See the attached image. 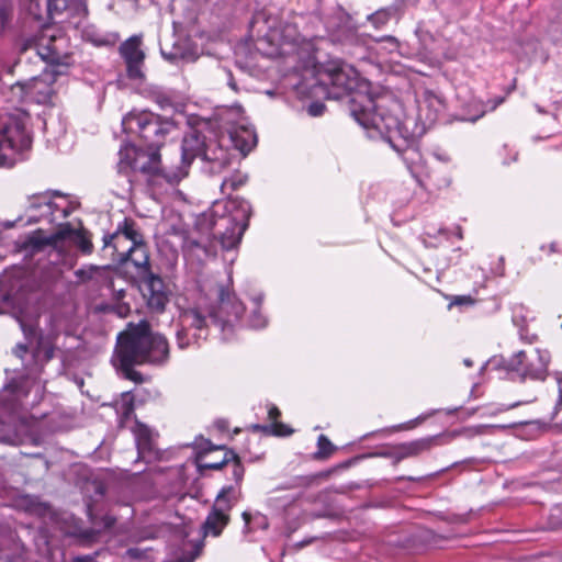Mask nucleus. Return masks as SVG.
I'll list each match as a JSON object with an SVG mask.
<instances>
[{
  "instance_id": "obj_48",
  "label": "nucleus",
  "mask_w": 562,
  "mask_h": 562,
  "mask_svg": "<svg viewBox=\"0 0 562 562\" xmlns=\"http://www.w3.org/2000/svg\"><path fill=\"white\" fill-rule=\"evenodd\" d=\"M134 220L130 218V217H125L123 220V222L119 223L117 226H116V229L114 233L112 234H106L110 238H112L113 240H116L117 243L121 244V240H122V236L123 234H125V232L128 229V227L134 224Z\"/></svg>"
},
{
  "instance_id": "obj_40",
  "label": "nucleus",
  "mask_w": 562,
  "mask_h": 562,
  "mask_svg": "<svg viewBox=\"0 0 562 562\" xmlns=\"http://www.w3.org/2000/svg\"><path fill=\"white\" fill-rule=\"evenodd\" d=\"M78 231L79 229L74 228L71 224L68 222L60 224L59 228L55 233L50 234V236L53 237L54 247H56L59 241L66 239L74 240Z\"/></svg>"
},
{
  "instance_id": "obj_21",
  "label": "nucleus",
  "mask_w": 562,
  "mask_h": 562,
  "mask_svg": "<svg viewBox=\"0 0 562 562\" xmlns=\"http://www.w3.org/2000/svg\"><path fill=\"white\" fill-rule=\"evenodd\" d=\"M135 440L138 452V459L146 462L157 460L159 451L155 445V438L151 429L146 425L138 424L135 430Z\"/></svg>"
},
{
  "instance_id": "obj_1",
  "label": "nucleus",
  "mask_w": 562,
  "mask_h": 562,
  "mask_svg": "<svg viewBox=\"0 0 562 562\" xmlns=\"http://www.w3.org/2000/svg\"><path fill=\"white\" fill-rule=\"evenodd\" d=\"M169 359L167 338L150 329L147 321L128 324L127 329L119 334L112 358L113 366L123 378L143 383V374L134 370L135 366H162Z\"/></svg>"
},
{
  "instance_id": "obj_6",
  "label": "nucleus",
  "mask_w": 562,
  "mask_h": 562,
  "mask_svg": "<svg viewBox=\"0 0 562 562\" xmlns=\"http://www.w3.org/2000/svg\"><path fill=\"white\" fill-rule=\"evenodd\" d=\"M199 291L214 301L209 317L223 331L232 329L233 322L239 321L246 311L243 301L237 296L233 283H200Z\"/></svg>"
},
{
  "instance_id": "obj_55",
  "label": "nucleus",
  "mask_w": 562,
  "mask_h": 562,
  "mask_svg": "<svg viewBox=\"0 0 562 562\" xmlns=\"http://www.w3.org/2000/svg\"><path fill=\"white\" fill-rule=\"evenodd\" d=\"M19 323H20V326H21V329L22 331L24 333L25 337L26 338H30L32 336H36L37 334V327L36 325L32 324V323H25L23 319L21 318H18Z\"/></svg>"
},
{
  "instance_id": "obj_34",
  "label": "nucleus",
  "mask_w": 562,
  "mask_h": 562,
  "mask_svg": "<svg viewBox=\"0 0 562 562\" xmlns=\"http://www.w3.org/2000/svg\"><path fill=\"white\" fill-rule=\"evenodd\" d=\"M14 4L12 0H0V32L3 34L12 30Z\"/></svg>"
},
{
  "instance_id": "obj_29",
  "label": "nucleus",
  "mask_w": 562,
  "mask_h": 562,
  "mask_svg": "<svg viewBox=\"0 0 562 562\" xmlns=\"http://www.w3.org/2000/svg\"><path fill=\"white\" fill-rule=\"evenodd\" d=\"M160 53L167 61L177 66L180 63H192L198 59L194 50L180 45H173L169 50L161 47Z\"/></svg>"
},
{
  "instance_id": "obj_63",
  "label": "nucleus",
  "mask_w": 562,
  "mask_h": 562,
  "mask_svg": "<svg viewBox=\"0 0 562 562\" xmlns=\"http://www.w3.org/2000/svg\"><path fill=\"white\" fill-rule=\"evenodd\" d=\"M281 415V412L279 411V408L277 406H271L269 412H268V416L270 419L272 420H277Z\"/></svg>"
},
{
  "instance_id": "obj_14",
  "label": "nucleus",
  "mask_w": 562,
  "mask_h": 562,
  "mask_svg": "<svg viewBox=\"0 0 562 562\" xmlns=\"http://www.w3.org/2000/svg\"><path fill=\"white\" fill-rule=\"evenodd\" d=\"M206 144L202 159L210 164V170L213 173L222 172L238 158L235 149H232L228 145H224L223 140L215 136L210 137Z\"/></svg>"
},
{
  "instance_id": "obj_31",
  "label": "nucleus",
  "mask_w": 562,
  "mask_h": 562,
  "mask_svg": "<svg viewBox=\"0 0 562 562\" xmlns=\"http://www.w3.org/2000/svg\"><path fill=\"white\" fill-rule=\"evenodd\" d=\"M11 284L0 283V313H3L7 308H23L24 303L21 299V292L24 289L22 286L19 292L13 293Z\"/></svg>"
},
{
  "instance_id": "obj_27",
  "label": "nucleus",
  "mask_w": 562,
  "mask_h": 562,
  "mask_svg": "<svg viewBox=\"0 0 562 562\" xmlns=\"http://www.w3.org/2000/svg\"><path fill=\"white\" fill-rule=\"evenodd\" d=\"M101 257L109 262L101 266L104 270H116L119 272V257H122L121 244L113 240L108 235L103 236V247L101 249Z\"/></svg>"
},
{
  "instance_id": "obj_64",
  "label": "nucleus",
  "mask_w": 562,
  "mask_h": 562,
  "mask_svg": "<svg viewBox=\"0 0 562 562\" xmlns=\"http://www.w3.org/2000/svg\"><path fill=\"white\" fill-rule=\"evenodd\" d=\"M72 561L74 562H92L93 561V557L90 555V554L76 555L72 559Z\"/></svg>"
},
{
  "instance_id": "obj_43",
  "label": "nucleus",
  "mask_w": 562,
  "mask_h": 562,
  "mask_svg": "<svg viewBox=\"0 0 562 562\" xmlns=\"http://www.w3.org/2000/svg\"><path fill=\"white\" fill-rule=\"evenodd\" d=\"M116 405V412L121 414L122 418L127 419L134 412L133 396L130 392L122 393V402Z\"/></svg>"
},
{
  "instance_id": "obj_13",
  "label": "nucleus",
  "mask_w": 562,
  "mask_h": 562,
  "mask_svg": "<svg viewBox=\"0 0 562 562\" xmlns=\"http://www.w3.org/2000/svg\"><path fill=\"white\" fill-rule=\"evenodd\" d=\"M235 458L233 449L224 446H214L210 440H204L201 451L196 456L198 471L203 474L204 470H221Z\"/></svg>"
},
{
  "instance_id": "obj_57",
  "label": "nucleus",
  "mask_w": 562,
  "mask_h": 562,
  "mask_svg": "<svg viewBox=\"0 0 562 562\" xmlns=\"http://www.w3.org/2000/svg\"><path fill=\"white\" fill-rule=\"evenodd\" d=\"M557 381H558L559 396H558V401H557V404H555V407H554V414H557L558 411L560 409V407L562 406V376L558 375L557 376Z\"/></svg>"
},
{
  "instance_id": "obj_52",
  "label": "nucleus",
  "mask_w": 562,
  "mask_h": 562,
  "mask_svg": "<svg viewBox=\"0 0 562 562\" xmlns=\"http://www.w3.org/2000/svg\"><path fill=\"white\" fill-rule=\"evenodd\" d=\"M272 429H271V435L273 436H281V437H284V436H290L293 434V429L283 424V423H273L272 424Z\"/></svg>"
},
{
  "instance_id": "obj_60",
  "label": "nucleus",
  "mask_w": 562,
  "mask_h": 562,
  "mask_svg": "<svg viewBox=\"0 0 562 562\" xmlns=\"http://www.w3.org/2000/svg\"><path fill=\"white\" fill-rule=\"evenodd\" d=\"M126 553L130 558L135 560L142 559L144 554L143 551L138 548H130Z\"/></svg>"
},
{
  "instance_id": "obj_11",
  "label": "nucleus",
  "mask_w": 562,
  "mask_h": 562,
  "mask_svg": "<svg viewBox=\"0 0 562 562\" xmlns=\"http://www.w3.org/2000/svg\"><path fill=\"white\" fill-rule=\"evenodd\" d=\"M32 138L25 123L18 116H10L0 127V150H24L31 147Z\"/></svg>"
},
{
  "instance_id": "obj_22",
  "label": "nucleus",
  "mask_w": 562,
  "mask_h": 562,
  "mask_svg": "<svg viewBox=\"0 0 562 562\" xmlns=\"http://www.w3.org/2000/svg\"><path fill=\"white\" fill-rule=\"evenodd\" d=\"M443 435H436L426 438H420L411 442H404L395 448V459L397 461L417 457L425 451H429L432 447L440 445V439Z\"/></svg>"
},
{
  "instance_id": "obj_15",
  "label": "nucleus",
  "mask_w": 562,
  "mask_h": 562,
  "mask_svg": "<svg viewBox=\"0 0 562 562\" xmlns=\"http://www.w3.org/2000/svg\"><path fill=\"white\" fill-rule=\"evenodd\" d=\"M20 90L22 100H30L37 104H47L53 97V88L47 85L41 76H33L27 80H19L12 85L11 89Z\"/></svg>"
},
{
  "instance_id": "obj_39",
  "label": "nucleus",
  "mask_w": 562,
  "mask_h": 562,
  "mask_svg": "<svg viewBox=\"0 0 562 562\" xmlns=\"http://www.w3.org/2000/svg\"><path fill=\"white\" fill-rule=\"evenodd\" d=\"M335 450L336 447L331 441L325 435H321L317 439V451L314 453V459L325 460L330 457Z\"/></svg>"
},
{
  "instance_id": "obj_58",
  "label": "nucleus",
  "mask_w": 562,
  "mask_h": 562,
  "mask_svg": "<svg viewBox=\"0 0 562 562\" xmlns=\"http://www.w3.org/2000/svg\"><path fill=\"white\" fill-rule=\"evenodd\" d=\"M451 303L454 305L472 304L473 300L469 295H457Z\"/></svg>"
},
{
  "instance_id": "obj_37",
  "label": "nucleus",
  "mask_w": 562,
  "mask_h": 562,
  "mask_svg": "<svg viewBox=\"0 0 562 562\" xmlns=\"http://www.w3.org/2000/svg\"><path fill=\"white\" fill-rule=\"evenodd\" d=\"M72 241L77 245L79 250L85 255H89L93 250V245L91 241V234L86 228L79 229Z\"/></svg>"
},
{
  "instance_id": "obj_38",
  "label": "nucleus",
  "mask_w": 562,
  "mask_h": 562,
  "mask_svg": "<svg viewBox=\"0 0 562 562\" xmlns=\"http://www.w3.org/2000/svg\"><path fill=\"white\" fill-rule=\"evenodd\" d=\"M248 180V176L246 173H241L239 171H235L231 177L225 178L221 184V190L223 193L227 189L231 191H235L243 187Z\"/></svg>"
},
{
  "instance_id": "obj_54",
  "label": "nucleus",
  "mask_w": 562,
  "mask_h": 562,
  "mask_svg": "<svg viewBox=\"0 0 562 562\" xmlns=\"http://www.w3.org/2000/svg\"><path fill=\"white\" fill-rule=\"evenodd\" d=\"M346 44L362 47L364 46V40L357 32L349 31L346 35Z\"/></svg>"
},
{
  "instance_id": "obj_8",
  "label": "nucleus",
  "mask_w": 562,
  "mask_h": 562,
  "mask_svg": "<svg viewBox=\"0 0 562 562\" xmlns=\"http://www.w3.org/2000/svg\"><path fill=\"white\" fill-rule=\"evenodd\" d=\"M550 355L547 350L533 349L530 352L520 350L510 359L503 361V367L508 371L519 373L522 379L543 381L548 374Z\"/></svg>"
},
{
  "instance_id": "obj_36",
  "label": "nucleus",
  "mask_w": 562,
  "mask_h": 562,
  "mask_svg": "<svg viewBox=\"0 0 562 562\" xmlns=\"http://www.w3.org/2000/svg\"><path fill=\"white\" fill-rule=\"evenodd\" d=\"M329 475V472H318L315 474L310 475H301L294 477L292 483L286 486L285 488H294V487H310L314 484H316L322 479H327Z\"/></svg>"
},
{
  "instance_id": "obj_12",
  "label": "nucleus",
  "mask_w": 562,
  "mask_h": 562,
  "mask_svg": "<svg viewBox=\"0 0 562 562\" xmlns=\"http://www.w3.org/2000/svg\"><path fill=\"white\" fill-rule=\"evenodd\" d=\"M140 45L142 35H133L119 47L120 55L126 64V76L131 80H143L145 78L142 70L145 53L140 49Z\"/></svg>"
},
{
  "instance_id": "obj_17",
  "label": "nucleus",
  "mask_w": 562,
  "mask_h": 562,
  "mask_svg": "<svg viewBox=\"0 0 562 562\" xmlns=\"http://www.w3.org/2000/svg\"><path fill=\"white\" fill-rule=\"evenodd\" d=\"M137 285L151 312L162 313L170 301L169 283H132Z\"/></svg>"
},
{
  "instance_id": "obj_62",
  "label": "nucleus",
  "mask_w": 562,
  "mask_h": 562,
  "mask_svg": "<svg viewBox=\"0 0 562 562\" xmlns=\"http://www.w3.org/2000/svg\"><path fill=\"white\" fill-rule=\"evenodd\" d=\"M227 85L228 87L234 90V91H238V87H237V83L234 79V76H233V72L231 70H227Z\"/></svg>"
},
{
  "instance_id": "obj_10",
  "label": "nucleus",
  "mask_w": 562,
  "mask_h": 562,
  "mask_svg": "<svg viewBox=\"0 0 562 562\" xmlns=\"http://www.w3.org/2000/svg\"><path fill=\"white\" fill-rule=\"evenodd\" d=\"M59 40L63 38H57L56 35H44L37 45V55L47 66L52 67L53 77L50 83L55 82L56 76L65 74L70 65L69 54L61 52L57 45Z\"/></svg>"
},
{
  "instance_id": "obj_46",
  "label": "nucleus",
  "mask_w": 562,
  "mask_h": 562,
  "mask_svg": "<svg viewBox=\"0 0 562 562\" xmlns=\"http://www.w3.org/2000/svg\"><path fill=\"white\" fill-rule=\"evenodd\" d=\"M122 239L130 240L132 243L131 246H137L142 243H145L143 234L137 228L136 222H134V224L128 227L125 234H123Z\"/></svg>"
},
{
  "instance_id": "obj_41",
  "label": "nucleus",
  "mask_w": 562,
  "mask_h": 562,
  "mask_svg": "<svg viewBox=\"0 0 562 562\" xmlns=\"http://www.w3.org/2000/svg\"><path fill=\"white\" fill-rule=\"evenodd\" d=\"M29 205L27 211H46V205L49 203V196L47 193L38 192L27 196Z\"/></svg>"
},
{
  "instance_id": "obj_23",
  "label": "nucleus",
  "mask_w": 562,
  "mask_h": 562,
  "mask_svg": "<svg viewBox=\"0 0 562 562\" xmlns=\"http://www.w3.org/2000/svg\"><path fill=\"white\" fill-rule=\"evenodd\" d=\"M458 100L460 102V113L453 115V120L456 121L474 123L487 111V104L475 97L469 95L461 98L458 95Z\"/></svg>"
},
{
  "instance_id": "obj_3",
  "label": "nucleus",
  "mask_w": 562,
  "mask_h": 562,
  "mask_svg": "<svg viewBox=\"0 0 562 562\" xmlns=\"http://www.w3.org/2000/svg\"><path fill=\"white\" fill-rule=\"evenodd\" d=\"M384 98L372 93V105L363 110L359 115H351L355 121L368 130L369 137H380L397 153H404L414 139L406 122L403 121V111L400 103L393 102L385 106Z\"/></svg>"
},
{
  "instance_id": "obj_7",
  "label": "nucleus",
  "mask_w": 562,
  "mask_h": 562,
  "mask_svg": "<svg viewBox=\"0 0 562 562\" xmlns=\"http://www.w3.org/2000/svg\"><path fill=\"white\" fill-rule=\"evenodd\" d=\"M225 209L229 215L220 216V227L213 233V238L218 239L224 250L237 247L245 231L248 228L251 216V205L243 198L231 199Z\"/></svg>"
},
{
  "instance_id": "obj_28",
  "label": "nucleus",
  "mask_w": 562,
  "mask_h": 562,
  "mask_svg": "<svg viewBox=\"0 0 562 562\" xmlns=\"http://www.w3.org/2000/svg\"><path fill=\"white\" fill-rule=\"evenodd\" d=\"M229 515L217 513L216 510H210L203 525L202 532L206 537L209 535L218 537L224 528L229 524Z\"/></svg>"
},
{
  "instance_id": "obj_5",
  "label": "nucleus",
  "mask_w": 562,
  "mask_h": 562,
  "mask_svg": "<svg viewBox=\"0 0 562 562\" xmlns=\"http://www.w3.org/2000/svg\"><path fill=\"white\" fill-rule=\"evenodd\" d=\"M124 132H136L140 144L153 148L161 149L167 136L178 128L172 117L162 116L149 110L138 111L136 109L124 115L122 120Z\"/></svg>"
},
{
  "instance_id": "obj_25",
  "label": "nucleus",
  "mask_w": 562,
  "mask_h": 562,
  "mask_svg": "<svg viewBox=\"0 0 562 562\" xmlns=\"http://www.w3.org/2000/svg\"><path fill=\"white\" fill-rule=\"evenodd\" d=\"M405 7L404 0H395L392 4L381 8L368 15V21L376 29L384 26L392 19H400Z\"/></svg>"
},
{
  "instance_id": "obj_19",
  "label": "nucleus",
  "mask_w": 562,
  "mask_h": 562,
  "mask_svg": "<svg viewBox=\"0 0 562 562\" xmlns=\"http://www.w3.org/2000/svg\"><path fill=\"white\" fill-rule=\"evenodd\" d=\"M46 13L49 20L65 15L66 18H86L87 0H46Z\"/></svg>"
},
{
  "instance_id": "obj_32",
  "label": "nucleus",
  "mask_w": 562,
  "mask_h": 562,
  "mask_svg": "<svg viewBox=\"0 0 562 562\" xmlns=\"http://www.w3.org/2000/svg\"><path fill=\"white\" fill-rule=\"evenodd\" d=\"M235 488L229 486H224L217 494L215 502L212 506V510H216L217 513L229 515L231 509L237 502V497L235 495Z\"/></svg>"
},
{
  "instance_id": "obj_35",
  "label": "nucleus",
  "mask_w": 562,
  "mask_h": 562,
  "mask_svg": "<svg viewBox=\"0 0 562 562\" xmlns=\"http://www.w3.org/2000/svg\"><path fill=\"white\" fill-rule=\"evenodd\" d=\"M34 356L40 358L43 362H48L55 356V346L49 339L45 338L43 335H40Z\"/></svg>"
},
{
  "instance_id": "obj_24",
  "label": "nucleus",
  "mask_w": 562,
  "mask_h": 562,
  "mask_svg": "<svg viewBox=\"0 0 562 562\" xmlns=\"http://www.w3.org/2000/svg\"><path fill=\"white\" fill-rule=\"evenodd\" d=\"M180 322L181 325H183L187 328H193L195 329L194 338L195 340L199 339H206L207 337V321L206 316L198 308V307H190L187 310H183L180 313Z\"/></svg>"
},
{
  "instance_id": "obj_47",
  "label": "nucleus",
  "mask_w": 562,
  "mask_h": 562,
  "mask_svg": "<svg viewBox=\"0 0 562 562\" xmlns=\"http://www.w3.org/2000/svg\"><path fill=\"white\" fill-rule=\"evenodd\" d=\"M233 479L237 484H240L245 474V468L241 463L239 456L235 452V458L231 460Z\"/></svg>"
},
{
  "instance_id": "obj_61",
  "label": "nucleus",
  "mask_w": 562,
  "mask_h": 562,
  "mask_svg": "<svg viewBox=\"0 0 562 562\" xmlns=\"http://www.w3.org/2000/svg\"><path fill=\"white\" fill-rule=\"evenodd\" d=\"M13 352L16 357L23 358V356L27 352V347L24 344H19L15 346Z\"/></svg>"
},
{
  "instance_id": "obj_16",
  "label": "nucleus",
  "mask_w": 562,
  "mask_h": 562,
  "mask_svg": "<svg viewBox=\"0 0 562 562\" xmlns=\"http://www.w3.org/2000/svg\"><path fill=\"white\" fill-rule=\"evenodd\" d=\"M178 251L171 247L158 248V256L151 261V271L147 281H165L173 277L178 262Z\"/></svg>"
},
{
  "instance_id": "obj_33",
  "label": "nucleus",
  "mask_w": 562,
  "mask_h": 562,
  "mask_svg": "<svg viewBox=\"0 0 562 562\" xmlns=\"http://www.w3.org/2000/svg\"><path fill=\"white\" fill-rule=\"evenodd\" d=\"M227 140L232 145V149H235V153H237V160L246 157L256 144V137H254L252 142H249L238 133L231 134Z\"/></svg>"
},
{
  "instance_id": "obj_4",
  "label": "nucleus",
  "mask_w": 562,
  "mask_h": 562,
  "mask_svg": "<svg viewBox=\"0 0 562 562\" xmlns=\"http://www.w3.org/2000/svg\"><path fill=\"white\" fill-rule=\"evenodd\" d=\"M161 149L126 142L119 150V171L140 172L149 186L172 184L179 180L176 172L167 171L161 161Z\"/></svg>"
},
{
  "instance_id": "obj_59",
  "label": "nucleus",
  "mask_w": 562,
  "mask_h": 562,
  "mask_svg": "<svg viewBox=\"0 0 562 562\" xmlns=\"http://www.w3.org/2000/svg\"><path fill=\"white\" fill-rule=\"evenodd\" d=\"M272 427H273L272 424H270V425H259V424L252 425L254 430L261 431L267 435H271Z\"/></svg>"
},
{
  "instance_id": "obj_56",
  "label": "nucleus",
  "mask_w": 562,
  "mask_h": 562,
  "mask_svg": "<svg viewBox=\"0 0 562 562\" xmlns=\"http://www.w3.org/2000/svg\"><path fill=\"white\" fill-rule=\"evenodd\" d=\"M267 324L266 318L257 311L255 310L250 316V325L254 328H262Z\"/></svg>"
},
{
  "instance_id": "obj_20",
  "label": "nucleus",
  "mask_w": 562,
  "mask_h": 562,
  "mask_svg": "<svg viewBox=\"0 0 562 562\" xmlns=\"http://www.w3.org/2000/svg\"><path fill=\"white\" fill-rule=\"evenodd\" d=\"M424 105H420L419 111L425 115V122L434 124L437 121L443 120L448 104L446 98L438 92L426 90L424 92Z\"/></svg>"
},
{
  "instance_id": "obj_26",
  "label": "nucleus",
  "mask_w": 562,
  "mask_h": 562,
  "mask_svg": "<svg viewBox=\"0 0 562 562\" xmlns=\"http://www.w3.org/2000/svg\"><path fill=\"white\" fill-rule=\"evenodd\" d=\"M18 246L25 255H34L48 246L54 247V243L50 235L45 236L43 229H36L32 234H29Z\"/></svg>"
},
{
  "instance_id": "obj_49",
  "label": "nucleus",
  "mask_w": 562,
  "mask_h": 562,
  "mask_svg": "<svg viewBox=\"0 0 562 562\" xmlns=\"http://www.w3.org/2000/svg\"><path fill=\"white\" fill-rule=\"evenodd\" d=\"M151 99L160 106V109L173 105L172 98L167 92L160 90L153 91Z\"/></svg>"
},
{
  "instance_id": "obj_18",
  "label": "nucleus",
  "mask_w": 562,
  "mask_h": 562,
  "mask_svg": "<svg viewBox=\"0 0 562 562\" xmlns=\"http://www.w3.org/2000/svg\"><path fill=\"white\" fill-rule=\"evenodd\" d=\"M210 137H206L201 131L190 128L181 140V161L189 167L196 157L202 158L204 148Z\"/></svg>"
},
{
  "instance_id": "obj_30",
  "label": "nucleus",
  "mask_w": 562,
  "mask_h": 562,
  "mask_svg": "<svg viewBox=\"0 0 562 562\" xmlns=\"http://www.w3.org/2000/svg\"><path fill=\"white\" fill-rule=\"evenodd\" d=\"M218 204H215L213 209L207 212L200 214L194 223V227L198 232L202 234H209L213 236V233H216L217 227H220V216L215 207Z\"/></svg>"
},
{
  "instance_id": "obj_42",
  "label": "nucleus",
  "mask_w": 562,
  "mask_h": 562,
  "mask_svg": "<svg viewBox=\"0 0 562 562\" xmlns=\"http://www.w3.org/2000/svg\"><path fill=\"white\" fill-rule=\"evenodd\" d=\"M116 292V301L117 303L115 305H105L102 310L103 311H112L116 313L120 317H125L128 315L131 307L127 303H121L120 301L124 297L125 291L123 289H120Z\"/></svg>"
},
{
  "instance_id": "obj_44",
  "label": "nucleus",
  "mask_w": 562,
  "mask_h": 562,
  "mask_svg": "<svg viewBox=\"0 0 562 562\" xmlns=\"http://www.w3.org/2000/svg\"><path fill=\"white\" fill-rule=\"evenodd\" d=\"M182 249L183 251H193L195 249H201L205 256H210L213 254L211 246L202 244L200 240L190 238L189 236H184Z\"/></svg>"
},
{
  "instance_id": "obj_53",
  "label": "nucleus",
  "mask_w": 562,
  "mask_h": 562,
  "mask_svg": "<svg viewBox=\"0 0 562 562\" xmlns=\"http://www.w3.org/2000/svg\"><path fill=\"white\" fill-rule=\"evenodd\" d=\"M326 105L322 101H313L307 105V113L311 116H321L324 114Z\"/></svg>"
},
{
  "instance_id": "obj_50",
  "label": "nucleus",
  "mask_w": 562,
  "mask_h": 562,
  "mask_svg": "<svg viewBox=\"0 0 562 562\" xmlns=\"http://www.w3.org/2000/svg\"><path fill=\"white\" fill-rule=\"evenodd\" d=\"M38 44L40 40H37L35 36L20 37L15 43L20 53H24L33 47L37 49Z\"/></svg>"
},
{
  "instance_id": "obj_9",
  "label": "nucleus",
  "mask_w": 562,
  "mask_h": 562,
  "mask_svg": "<svg viewBox=\"0 0 562 562\" xmlns=\"http://www.w3.org/2000/svg\"><path fill=\"white\" fill-rule=\"evenodd\" d=\"M117 260L119 276L124 277L125 281H147L149 279L153 263L146 243L122 250V257H119Z\"/></svg>"
},
{
  "instance_id": "obj_2",
  "label": "nucleus",
  "mask_w": 562,
  "mask_h": 562,
  "mask_svg": "<svg viewBox=\"0 0 562 562\" xmlns=\"http://www.w3.org/2000/svg\"><path fill=\"white\" fill-rule=\"evenodd\" d=\"M316 86L328 99L348 98L350 115H359L372 105V85L349 64L330 59L316 67Z\"/></svg>"
},
{
  "instance_id": "obj_51",
  "label": "nucleus",
  "mask_w": 562,
  "mask_h": 562,
  "mask_svg": "<svg viewBox=\"0 0 562 562\" xmlns=\"http://www.w3.org/2000/svg\"><path fill=\"white\" fill-rule=\"evenodd\" d=\"M188 329L189 328L181 325V327L176 333L177 345L180 349H184L190 345V339L188 337Z\"/></svg>"
},
{
  "instance_id": "obj_45",
  "label": "nucleus",
  "mask_w": 562,
  "mask_h": 562,
  "mask_svg": "<svg viewBox=\"0 0 562 562\" xmlns=\"http://www.w3.org/2000/svg\"><path fill=\"white\" fill-rule=\"evenodd\" d=\"M59 210H60L59 205L57 203H55L49 198V203H48V205H46V211H43L42 213H40V215H32V216H30L27 218V221H26V224H29V225L36 224V223H38L44 217H50V222H52L55 212H57Z\"/></svg>"
}]
</instances>
